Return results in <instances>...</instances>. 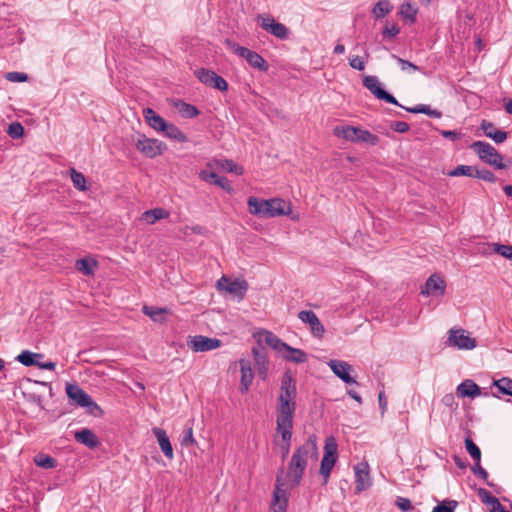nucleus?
<instances>
[{"label": "nucleus", "instance_id": "nucleus-62", "mask_svg": "<svg viewBox=\"0 0 512 512\" xmlns=\"http://www.w3.org/2000/svg\"><path fill=\"white\" fill-rule=\"evenodd\" d=\"M349 64L353 69H356L359 71H362L365 68L364 60L360 56H355V57L351 58L349 61Z\"/></svg>", "mask_w": 512, "mask_h": 512}, {"label": "nucleus", "instance_id": "nucleus-1", "mask_svg": "<svg viewBox=\"0 0 512 512\" xmlns=\"http://www.w3.org/2000/svg\"><path fill=\"white\" fill-rule=\"evenodd\" d=\"M318 458L317 436L312 434L293 452L287 471L283 472V478L288 482V487L299 486L309 463L315 464Z\"/></svg>", "mask_w": 512, "mask_h": 512}, {"label": "nucleus", "instance_id": "nucleus-22", "mask_svg": "<svg viewBox=\"0 0 512 512\" xmlns=\"http://www.w3.org/2000/svg\"><path fill=\"white\" fill-rule=\"evenodd\" d=\"M456 393L459 398H475L481 395V389L474 381L467 379L458 385Z\"/></svg>", "mask_w": 512, "mask_h": 512}, {"label": "nucleus", "instance_id": "nucleus-9", "mask_svg": "<svg viewBox=\"0 0 512 512\" xmlns=\"http://www.w3.org/2000/svg\"><path fill=\"white\" fill-rule=\"evenodd\" d=\"M363 86L369 90L377 99L385 101L387 103L401 106V104L397 101V99L386 92L382 87L381 83L377 76L369 75L365 76L363 79Z\"/></svg>", "mask_w": 512, "mask_h": 512}, {"label": "nucleus", "instance_id": "nucleus-57", "mask_svg": "<svg viewBox=\"0 0 512 512\" xmlns=\"http://www.w3.org/2000/svg\"><path fill=\"white\" fill-rule=\"evenodd\" d=\"M478 496L480 497L482 502L487 504V505H491L492 501L494 499H496V497H494L488 490H486L484 488H479L478 489Z\"/></svg>", "mask_w": 512, "mask_h": 512}, {"label": "nucleus", "instance_id": "nucleus-52", "mask_svg": "<svg viewBox=\"0 0 512 512\" xmlns=\"http://www.w3.org/2000/svg\"><path fill=\"white\" fill-rule=\"evenodd\" d=\"M7 133L12 138H20L24 134V128L20 123L13 122L9 125Z\"/></svg>", "mask_w": 512, "mask_h": 512}, {"label": "nucleus", "instance_id": "nucleus-6", "mask_svg": "<svg viewBox=\"0 0 512 512\" xmlns=\"http://www.w3.org/2000/svg\"><path fill=\"white\" fill-rule=\"evenodd\" d=\"M288 482L283 478V470H279L276 476V485L273 492L271 512H286L288 504Z\"/></svg>", "mask_w": 512, "mask_h": 512}, {"label": "nucleus", "instance_id": "nucleus-19", "mask_svg": "<svg viewBox=\"0 0 512 512\" xmlns=\"http://www.w3.org/2000/svg\"><path fill=\"white\" fill-rule=\"evenodd\" d=\"M241 379L239 390L241 394H246L252 384L254 373L251 367V363L246 359L239 360Z\"/></svg>", "mask_w": 512, "mask_h": 512}, {"label": "nucleus", "instance_id": "nucleus-55", "mask_svg": "<svg viewBox=\"0 0 512 512\" xmlns=\"http://www.w3.org/2000/svg\"><path fill=\"white\" fill-rule=\"evenodd\" d=\"M210 87L216 88L220 91H226L228 89V84L223 77L215 74Z\"/></svg>", "mask_w": 512, "mask_h": 512}, {"label": "nucleus", "instance_id": "nucleus-28", "mask_svg": "<svg viewBox=\"0 0 512 512\" xmlns=\"http://www.w3.org/2000/svg\"><path fill=\"white\" fill-rule=\"evenodd\" d=\"M264 340L267 345L282 355L287 351V349H290V346L287 343L283 342L277 335L270 331H265Z\"/></svg>", "mask_w": 512, "mask_h": 512}, {"label": "nucleus", "instance_id": "nucleus-24", "mask_svg": "<svg viewBox=\"0 0 512 512\" xmlns=\"http://www.w3.org/2000/svg\"><path fill=\"white\" fill-rule=\"evenodd\" d=\"M481 129L487 137L491 138L497 144H501L507 139V133L502 130H497L492 122L483 120Z\"/></svg>", "mask_w": 512, "mask_h": 512}, {"label": "nucleus", "instance_id": "nucleus-17", "mask_svg": "<svg viewBox=\"0 0 512 512\" xmlns=\"http://www.w3.org/2000/svg\"><path fill=\"white\" fill-rule=\"evenodd\" d=\"M66 394L69 399L81 407L95 405L92 398L77 384H66Z\"/></svg>", "mask_w": 512, "mask_h": 512}, {"label": "nucleus", "instance_id": "nucleus-34", "mask_svg": "<svg viewBox=\"0 0 512 512\" xmlns=\"http://www.w3.org/2000/svg\"><path fill=\"white\" fill-rule=\"evenodd\" d=\"M43 355L40 353H34L29 350H23L17 357L16 360L20 362L22 365L30 367L37 366L38 361L37 358H42Z\"/></svg>", "mask_w": 512, "mask_h": 512}, {"label": "nucleus", "instance_id": "nucleus-45", "mask_svg": "<svg viewBox=\"0 0 512 512\" xmlns=\"http://www.w3.org/2000/svg\"><path fill=\"white\" fill-rule=\"evenodd\" d=\"M143 313L149 316L153 321H161L163 314L166 313L164 308H154L152 306H143Z\"/></svg>", "mask_w": 512, "mask_h": 512}, {"label": "nucleus", "instance_id": "nucleus-39", "mask_svg": "<svg viewBox=\"0 0 512 512\" xmlns=\"http://www.w3.org/2000/svg\"><path fill=\"white\" fill-rule=\"evenodd\" d=\"M96 262L88 260L86 258H82L76 261L75 267L76 269L83 273L84 275L90 276L94 273V268L96 267Z\"/></svg>", "mask_w": 512, "mask_h": 512}, {"label": "nucleus", "instance_id": "nucleus-50", "mask_svg": "<svg viewBox=\"0 0 512 512\" xmlns=\"http://www.w3.org/2000/svg\"><path fill=\"white\" fill-rule=\"evenodd\" d=\"M457 505H458L457 501L449 500V501L443 502L442 504L435 506L433 508L432 512H454Z\"/></svg>", "mask_w": 512, "mask_h": 512}, {"label": "nucleus", "instance_id": "nucleus-8", "mask_svg": "<svg viewBox=\"0 0 512 512\" xmlns=\"http://www.w3.org/2000/svg\"><path fill=\"white\" fill-rule=\"evenodd\" d=\"M446 346L457 348L459 350H472L476 347V340L472 338L468 331L462 328H451L448 331Z\"/></svg>", "mask_w": 512, "mask_h": 512}, {"label": "nucleus", "instance_id": "nucleus-35", "mask_svg": "<svg viewBox=\"0 0 512 512\" xmlns=\"http://www.w3.org/2000/svg\"><path fill=\"white\" fill-rule=\"evenodd\" d=\"M286 352L288 354L283 353L282 356L287 361L300 364L306 362L307 360V354L301 349L290 346V349H287Z\"/></svg>", "mask_w": 512, "mask_h": 512}, {"label": "nucleus", "instance_id": "nucleus-58", "mask_svg": "<svg viewBox=\"0 0 512 512\" xmlns=\"http://www.w3.org/2000/svg\"><path fill=\"white\" fill-rule=\"evenodd\" d=\"M390 128L397 133H405L409 130V124L404 121H393Z\"/></svg>", "mask_w": 512, "mask_h": 512}, {"label": "nucleus", "instance_id": "nucleus-44", "mask_svg": "<svg viewBox=\"0 0 512 512\" xmlns=\"http://www.w3.org/2000/svg\"><path fill=\"white\" fill-rule=\"evenodd\" d=\"M476 168L468 165H459L455 169L451 170L448 175L457 177V176H468L474 177Z\"/></svg>", "mask_w": 512, "mask_h": 512}, {"label": "nucleus", "instance_id": "nucleus-16", "mask_svg": "<svg viewBox=\"0 0 512 512\" xmlns=\"http://www.w3.org/2000/svg\"><path fill=\"white\" fill-rule=\"evenodd\" d=\"M328 366L332 372L343 382L347 384H358L356 380L350 376V372L353 370V368L348 362L332 359L328 362Z\"/></svg>", "mask_w": 512, "mask_h": 512}, {"label": "nucleus", "instance_id": "nucleus-7", "mask_svg": "<svg viewBox=\"0 0 512 512\" xmlns=\"http://www.w3.org/2000/svg\"><path fill=\"white\" fill-rule=\"evenodd\" d=\"M337 442L333 436H330L325 441L324 455L321 461L320 475L324 478V484L328 482L330 473L337 460Z\"/></svg>", "mask_w": 512, "mask_h": 512}, {"label": "nucleus", "instance_id": "nucleus-30", "mask_svg": "<svg viewBox=\"0 0 512 512\" xmlns=\"http://www.w3.org/2000/svg\"><path fill=\"white\" fill-rule=\"evenodd\" d=\"M162 132L167 138L178 141L180 143L188 141V137L186 136V134L172 123L167 122Z\"/></svg>", "mask_w": 512, "mask_h": 512}, {"label": "nucleus", "instance_id": "nucleus-63", "mask_svg": "<svg viewBox=\"0 0 512 512\" xmlns=\"http://www.w3.org/2000/svg\"><path fill=\"white\" fill-rule=\"evenodd\" d=\"M440 134L447 139H450L452 141L459 140L461 138V133L454 131V130H441Z\"/></svg>", "mask_w": 512, "mask_h": 512}, {"label": "nucleus", "instance_id": "nucleus-49", "mask_svg": "<svg viewBox=\"0 0 512 512\" xmlns=\"http://www.w3.org/2000/svg\"><path fill=\"white\" fill-rule=\"evenodd\" d=\"M196 444V441L193 436V429L191 426L184 429L182 437H181V445L185 447H189Z\"/></svg>", "mask_w": 512, "mask_h": 512}, {"label": "nucleus", "instance_id": "nucleus-61", "mask_svg": "<svg viewBox=\"0 0 512 512\" xmlns=\"http://www.w3.org/2000/svg\"><path fill=\"white\" fill-rule=\"evenodd\" d=\"M225 44L232 52L239 55L240 57H242V55L244 54L240 50L247 49L246 47L240 46L230 39H226Z\"/></svg>", "mask_w": 512, "mask_h": 512}, {"label": "nucleus", "instance_id": "nucleus-10", "mask_svg": "<svg viewBox=\"0 0 512 512\" xmlns=\"http://www.w3.org/2000/svg\"><path fill=\"white\" fill-rule=\"evenodd\" d=\"M257 21L261 28L278 39L285 40L289 37V29L282 23L277 22L270 15H258Z\"/></svg>", "mask_w": 512, "mask_h": 512}, {"label": "nucleus", "instance_id": "nucleus-40", "mask_svg": "<svg viewBox=\"0 0 512 512\" xmlns=\"http://www.w3.org/2000/svg\"><path fill=\"white\" fill-rule=\"evenodd\" d=\"M493 385L497 388L499 393L512 396V379L502 377L501 379L495 380Z\"/></svg>", "mask_w": 512, "mask_h": 512}, {"label": "nucleus", "instance_id": "nucleus-56", "mask_svg": "<svg viewBox=\"0 0 512 512\" xmlns=\"http://www.w3.org/2000/svg\"><path fill=\"white\" fill-rule=\"evenodd\" d=\"M396 506L404 511V512H407V511H410L412 509V503L411 501L408 499V498H405V497H398L396 499V502H395Z\"/></svg>", "mask_w": 512, "mask_h": 512}, {"label": "nucleus", "instance_id": "nucleus-48", "mask_svg": "<svg viewBox=\"0 0 512 512\" xmlns=\"http://www.w3.org/2000/svg\"><path fill=\"white\" fill-rule=\"evenodd\" d=\"M218 165L223 168L224 170L226 171H229V172H233L237 175H240L242 174L243 172V169L242 167L238 166L237 164H235L232 160H220L218 161Z\"/></svg>", "mask_w": 512, "mask_h": 512}, {"label": "nucleus", "instance_id": "nucleus-21", "mask_svg": "<svg viewBox=\"0 0 512 512\" xmlns=\"http://www.w3.org/2000/svg\"><path fill=\"white\" fill-rule=\"evenodd\" d=\"M445 292V282L444 280L437 276L431 275L425 283L424 288L421 293L425 295L438 294L443 295Z\"/></svg>", "mask_w": 512, "mask_h": 512}, {"label": "nucleus", "instance_id": "nucleus-12", "mask_svg": "<svg viewBox=\"0 0 512 512\" xmlns=\"http://www.w3.org/2000/svg\"><path fill=\"white\" fill-rule=\"evenodd\" d=\"M187 346L194 352L212 351L221 346V341L217 338H210L202 335L189 336Z\"/></svg>", "mask_w": 512, "mask_h": 512}, {"label": "nucleus", "instance_id": "nucleus-41", "mask_svg": "<svg viewBox=\"0 0 512 512\" xmlns=\"http://www.w3.org/2000/svg\"><path fill=\"white\" fill-rule=\"evenodd\" d=\"M70 175L72 183L76 189L80 191H86L88 189L86 185V178L82 173L76 171L74 168H71Z\"/></svg>", "mask_w": 512, "mask_h": 512}, {"label": "nucleus", "instance_id": "nucleus-51", "mask_svg": "<svg viewBox=\"0 0 512 512\" xmlns=\"http://www.w3.org/2000/svg\"><path fill=\"white\" fill-rule=\"evenodd\" d=\"M474 178L482 179L491 183H494L496 181V176L488 169L479 170L476 168Z\"/></svg>", "mask_w": 512, "mask_h": 512}, {"label": "nucleus", "instance_id": "nucleus-20", "mask_svg": "<svg viewBox=\"0 0 512 512\" xmlns=\"http://www.w3.org/2000/svg\"><path fill=\"white\" fill-rule=\"evenodd\" d=\"M240 51L244 53L242 55V58H244L251 67L264 72L269 69L267 61L257 52L252 51L248 48L242 49Z\"/></svg>", "mask_w": 512, "mask_h": 512}, {"label": "nucleus", "instance_id": "nucleus-38", "mask_svg": "<svg viewBox=\"0 0 512 512\" xmlns=\"http://www.w3.org/2000/svg\"><path fill=\"white\" fill-rule=\"evenodd\" d=\"M356 143H368L372 146L377 145L379 142V138L377 135L372 134L368 130H362L358 128V132L355 138Z\"/></svg>", "mask_w": 512, "mask_h": 512}, {"label": "nucleus", "instance_id": "nucleus-13", "mask_svg": "<svg viewBox=\"0 0 512 512\" xmlns=\"http://www.w3.org/2000/svg\"><path fill=\"white\" fill-rule=\"evenodd\" d=\"M217 288L242 299L248 289V285L244 280H230L228 277L222 276L217 281Z\"/></svg>", "mask_w": 512, "mask_h": 512}, {"label": "nucleus", "instance_id": "nucleus-53", "mask_svg": "<svg viewBox=\"0 0 512 512\" xmlns=\"http://www.w3.org/2000/svg\"><path fill=\"white\" fill-rule=\"evenodd\" d=\"M392 58H394L397 63L400 65V68L402 71H418L419 70V67L415 64H413L412 62L408 61V60H405V59H402L398 56H396L395 54H392Z\"/></svg>", "mask_w": 512, "mask_h": 512}, {"label": "nucleus", "instance_id": "nucleus-5", "mask_svg": "<svg viewBox=\"0 0 512 512\" xmlns=\"http://www.w3.org/2000/svg\"><path fill=\"white\" fill-rule=\"evenodd\" d=\"M136 149L146 158H155L167 150V145L155 138H148L144 134H138L134 140Z\"/></svg>", "mask_w": 512, "mask_h": 512}, {"label": "nucleus", "instance_id": "nucleus-4", "mask_svg": "<svg viewBox=\"0 0 512 512\" xmlns=\"http://www.w3.org/2000/svg\"><path fill=\"white\" fill-rule=\"evenodd\" d=\"M471 149L478 155L480 160L494 166L497 169H504L503 156L489 143L484 141H475Z\"/></svg>", "mask_w": 512, "mask_h": 512}, {"label": "nucleus", "instance_id": "nucleus-60", "mask_svg": "<svg viewBox=\"0 0 512 512\" xmlns=\"http://www.w3.org/2000/svg\"><path fill=\"white\" fill-rule=\"evenodd\" d=\"M471 470L476 476L485 481L487 480L488 473L484 468L481 467L480 462H475V465L471 468Z\"/></svg>", "mask_w": 512, "mask_h": 512}, {"label": "nucleus", "instance_id": "nucleus-15", "mask_svg": "<svg viewBox=\"0 0 512 512\" xmlns=\"http://www.w3.org/2000/svg\"><path fill=\"white\" fill-rule=\"evenodd\" d=\"M355 492L361 493L371 486L369 465L366 462L358 463L355 467Z\"/></svg>", "mask_w": 512, "mask_h": 512}, {"label": "nucleus", "instance_id": "nucleus-46", "mask_svg": "<svg viewBox=\"0 0 512 512\" xmlns=\"http://www.w3.org/2000/svg\"><path fill=\"white\" fill-rule=\"evenodd\" d=\"M34 462L38 467L44 469H52L56 466V460L48 455H38L35 457Z\"/></svg>", "mask_w": 512, "mask_h": 512}, {"label": "nucleus", "instance_id": "nucleus-37", "mask_svg": "<svg viewBox=\"0 0 512 512\" xmlns=\"http://www.w3.org/2000/svg\"><path fill=\"white\" fill-rule=\"evenodd\" d=\"M175 107L177 108V110L181 114V116H183L185 118L191 119V118L198 116V114H199V110L194 105L188 104L183 101H178L175 104Z\"/></svg>", "mask_w": 512, "mask_h": 512}, {"label": "nucleus", "instance_id": "nucleus-18", "mask_svg": "<svg viewBox=\"0 0 512 512\" xmlns=\"http://www.w3.org/2000/svg\"><path fill=\"white\" fill-rule=\"evenodd\" d=\"M252 354L255 361L258 376L262 380H265L269 372V361L267 358L266 351L264 348L254 347L252 349Z\"/></svg>", "mask_w": 512, "mask_h": 512}, {"label": "nucleus", "instance_id": "nucleus-36", "mask_svg": "<svg viewBox=\"0 0 512 512\" xmlns=\"http://www.w3.org/2000/svg\"><path fill=\"white\" fill-rule=\"evenodd\" d=\"M400 107L414 114L422 113L434 118H440L442 116V113L440 111L432 110L429 105L425 104H420L415 107H404L403 105H401Z\"/></svg>", "mask_w": 512, "mask_h": 512}, {"label": "nucleus", "instance_id": "nucleus-25", "mask_svg": "<svg viewBox=\"0 0 512 512\" xmlns=\"http://www.w3.org/2000/svg\"><path fill=\"white\" fill-rule=\"evenodd\" d=\"M143 115L146 122L152 129L158 132L163 131L167 122L163 117L158 115L152 108H145L143 110Z\"/></svg>", "mask_w": 512, "mask_h": 512}, {"label": "nucleus", "instance_id": "nucleus-2", "mask_svg": "<svg viewBox=\"0 0 512 512\" xmlns=\"http://www.w3.org/2000/svg\"><path fill=\"white\" fill-rule=\"evenodd\" d=\"M296 396V381L290 372H285L281 378L280 394L277 399L276 423H293Z\"/></svg>", "mask_w": 512, "mask_h": 512}, {"label": "nucleus", "instance_id": "nucleus-43", "mask_svg": "<svg viewBox=\"0 0 512 512\" xmlns=\"http://www.w3.org/2000/svg\"><path fill=\"white\" fill-rule=\"evenodd\" d=\"M215 74L216 73L214 71L205 68H200L195 71V75L198 80L207 86H211Z\"/></svg>", "mask_w": 512, "mask_h": 512}, {"label": "nucleus", "instance_id": "nucleus-29", "mask_svg": "<svg viewBox=\"0 0 512 512\" xmlns=\"http://www.w3.org/2000/svg\"><path fill=\"white\" fill-rule=\"evenodd\" d=\"M497 253L502 257L512 260V245H504L498 243L487 244L486 248L481 251L482 254Z\"/></svg>", "mask_w": 512, "mask_h": 512}, {"label": "nucleus", "instance_id": "nucleus-27", "mask_svg": "<svg viewBox=\"0 0 512 512\" xmlns=\"http://www.w3.org/2000/svg\"><path fill=\"white\" fill-rule=\"evenodd\" d=\"M200 177L202 180L209 183H214L227 192L233 191L229 180L226 177H219L215 172L202 171L200 173Z\"/></svg>", "mask_w": 512, "mask_h": 512}, {"label": "nucleus", "instance_id": "nucleus-23", "mask_svg": "<svg viewBox=\"0 0 512 512\" xmlns=\"http://www.w3.org/2000/svg\"><path fill=\"white\" fill-rule=\"evenodd\" d=\"M152 432L155 435V437L157 438L159 446H160L163 454L168 459H173V457H174L173 448H172L171 442L169 440V437L166 434V431L161 428L154 427L152 429Z\"/></svg>", "mask_w": 512, "mask_h": 512}, {"label": "nucleus", "instance_id": "nucleus-59", "mask_svg": "<svg viewBox=\"0 0 512 512\" xmlns=\"http://www.w3.org/2000/svg\"><path fill=\"white\" fill-rule=\"evenodd\" d=\"M400 32L397 24H392L391 26H386L382 32L384 38H393L397 36Z\"/></svg>", "mask_w": 512, "mask_h": 512}, {"label": "nucleus", "instance_id": "nucleus-31", "mask_svg": "<svg viewBox=\"0 0 512 512\" xmlns=\"http://www.w3.org/2000/svg\"><path fill=\"white\" fill-rule=\"evenodd\" d=\"M358 132V128L349 126V125H341L336 126L333 129V134L338 138H343L345 140L355 142V138Z\"/></svg>", "mask_w": 512, "mask_h": 512}, {"label": "nucleus", "instance_id": "nucleus-64", "mask_svg": "<svg viewBox=\"0 0 512 512\" xmlns=\"http://www.w3.org/2000/svg\"><path fill=\"white\" fill-rule=\"evenodd\" d=\"M442 402L445 406H448V407H457L458 404L455 402V397L453 394H446L443 398H442Z\"/></svg>", "mask_w": 512, "mask_h": 512}, {"label": "nucleus", "instance_id": "nucleus-42", "mask_svg": "<svg viewBox=\"0 0 512 512\" xmlns=\"http://www.w3.org/2000/svg\"><path fill=\"white\" fill-rule=\"evenodd\" d=\"M399 13L403 18L414 22L418 13V9L412 3L404 2L400 7Z\"/></svg>", "mask_w": 512, "mask_h": 512}, {"label": "nucleus", "instance_id": "nucleus-47", "mask_svg": "<svg viewBox=\"0 0 512 512\" xmlns=\"http://www.w3.org/2000/svg\"><path fill=\"white\" fill-rule=\"evenodd\" d=\"M465 447L467 452L470 454V456L473 458L475 462L481 461V451L479 447L473 442L472 439H465Z\"/></svg>", "mask_w": 512, "mask_h": 512}, {"label": "nucleus", "instance_id": "nucleus-33", "mask_svg": "<svg viewBox=\"0 0 512 512\" xmlns=\"http://www.w3.org/2000/svg\"><path fill=\"white\" fill-rule=\"evenodd\" d=\"M393 9V5L389 0H379L372 9V14L375 19H382L389 14Z\"/></svg>", "mask_w": 512, "mask_h": 512}, {"label": "nucleus", "instance_id": "nucleus-32", "mask_svg": "<svg viewBox=\"0 0 512 512\" xmlns=\"http://www.w3.org/2000/svg\"><path fill=\"white\" fill-rule=\"evenodd\" d=\"M169 216V212L163 208H154L147 210L142 214V218L148 224H154L156 221L165 219Z\"/></svg>", "mask_w": 512, "mask_h": 512}, {"label": "nucleus", "instance_id": "nucleus-26", "mask_svg": "<svg viewBox=\"0 0 512 512\" xmlns=\"http://www.w3.org/2000/svg\"><path fill=\"white\" fill-rule=\"evenodd\" d=\"M74 437L79 443L87 446L90 449H94L100 445L97 436L87 428L77 431Z\"/></svg>", "mask_w": 512, "mask_h": 512}, {"label": "nucleus", "instance_id": "nucleus-11", "mask_svg": "<svg viewBox=\"0 0 512 512\" xmlns=\"http://www.w3.org/2000/svg\"><path fill=\"white\" fill-rule=\"evenodd\" d=\"M293 423H276V435L280 437V441L275 438L274 442L280 447L282 458L285 459L291 447L293 435Z\"/></svg>", "mask_w": 512, "mask_h": 512}, {"label": "nucleus", "instance_id": "nucleus-14", "mask_svg": "<svg viewBox=\"0 0 512 512\" xmlns=\"http://www.w3.org/2000/svg\"><path fill=\"white\" fill-rule=\"evenodd\" d=\"M298 318L310 326L311 333L314 337L322 338L325 328L315 312L312 310H302L298 313Z\"/></svg>", "mask_w": 512, "mask_h": 512}, {"label": "nucleus", "instance_id": "nucleus-3", "mask_svg": "<svg viewBox=\"0 0 512 512\" xmlns=\"http://www.w3.org/2000/svg\"><path fill=\"white\" fill-rule=\"evenodd\" d=\"M247 205L250 214L259 218L283 216L290 210L287 203L279 198L264 200L250 196L247 200Z\"/></svg>", "mask_w": 512, "mask_h": 512}, {"label": "nucleus", "instance_id": "nucleus-54", "mask_svg": "<svg viewBox=\"0 0 512 512\" xmlns=\"http://www.w3.org/2000/svg\"><path fill=\"white\" fill-rule=\"evenodd\" d=\"M5 78L10 82H25L28 79V75L22 72H8Z\"/></svg>", "mask_w": 512, "mask_h": 512}]
</instances>
